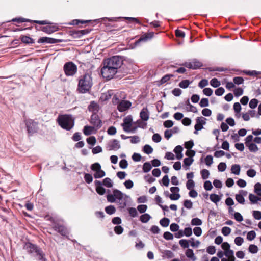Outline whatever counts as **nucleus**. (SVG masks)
I'll return each instance as SVG.
<instances>
[{
    "instance_id": "2",
    "label": "nucleus",
    "mask_w": 261,
    "mask_h": 261,
    "mask_svg": "<svg viewBox=\"0 0 261 261\" xmlns=\"http://www.w3.org/2000/svg\"><path fill=\"white\" fill-rule=\"evenodd\" d=\"M57 122L61 128L66 130H71L74 125V119L71 115H59Z\"/></svg>"
},
{
    "instance_id": "16",
    "label": "nucleus",
    "mask_w": 261,
    "mask_h": 261,
    "mask_svg": "<svg viewBox=\"0 0 261 261\" xmlns=\"http://www.w3.org/2000/svg\"><path fill=\"white\" fill-rule=\"evenodd\" d=\"M108 147L109 150H117L120 148L119 141L116 139H113L111 141L108 145Z\"/></svg>"
},
{
    "instance_id": "10",
    "label": "nucleus",
    "mask_w": 261,
    "mask_h": 261,
    "mask_svg": "<svg viewBox=\"0 0 261 261\" xmlns=\"http://www.w3.org/2000/svg\"><path fill=\"white\" fill-rule=\"evenodd\" d=\"M25 125L29 134H33L37 132V124L32 120H27L25 122Z\"/></svg>"
},
{
    "instance_id": "24",
    "label": "nucleus",
    "mask_w": 261,
    "mask_h": 261,
    "mask_svg": "<svg viewBox=\"0 0 261 261\" xmlns=\"http://www.w3.org/2000/svg\"><path fill=\"white\" fill-rule=\"evenodd\" d=\"M21 40L23 43L26 44H32L34 43V41L32 38L27 36L21 37Z\"/></svg>"
},
{
    "instance_id": "20",
    "label": "nucleus",
    "mask_w": 261,
    "mask_h": 261,
    "mask_svg": "<svg viewBox=\"0 0 261 261\" xmlns=\"http://www.w3.org/2000/svg\"><path fill=\"white\" fill-rule=\"evenodd\" d=\"M140 116L143 121H147L149 119V112L147 108H143L140 113Z\"/></svg>"
},
{
    "instance_id": "3",
    "label": "nucleus",
    "mask_w": 261,
    "mask_h": 261,
    "mask_svg": "<svg viewBox=\"0 0 261 261\" xmlns=\"http://www.w3.org/2000/svg\"><path fill=\"white\" fill-rule=\"evenodd\" d=\"M103 62H105V64L115 68V70H117V72L118 69H119L123 64V60L121 57L117 56H114L105 59Z\"/></svg>"
},
{
    "instance_id": "33",
    "label": "nucleus",
    "mask_w": 261,
    "mask_h": 261,
    "mask_svg": "<svg viewBox=\"0 0 261 261\" xmlns=\"http://www.w3.org/2000/svg\"><path fill=\"white\" fill-rule=\"evenodd\" d=\"M191 83L188 80H184L179 83V86L180 88L185 89L189 86Z\"/></svg>"
},
{
    "instance_id": "28",
    "label": "nucleus",
    "mask_w": 261,
    "mask_h": 261,
    "mask_svg": "<svg viewBox=\"0 0 261 261\" xmlns=\"http://www.w3.org/2000/svg\"><path fill=\"white\" fill-rule=\"evenodd\" d=\"M106 212L109 215H112L115 213L116 208L113 205H109L105 208Z\"/></svg>"
},
{
    "instance_id": "27",
    "label": "nucleus",
    "mask_w": 261,
    "mask_h": 261,
    "mask_svg": "<svg viewBox=\"0 0 261 261\" xmlns=\"http://www.w3.org/2000/svg\"><path fill=\"white\" fill-rule=\"evenodd\" d=\"M152 168V166L151 164L149 162H145L144 163L143 165V171L145 173L148 172L151 170Z\"/></svg>"
},
{
    "instance_id": "35",
    "label": "nucleus",
    "mask_w": 261,
    "mask_h": 261,
    "mask_svg": "<svg viewBox=\"0 0 261 261\" xmlns=\"http://www.w3.org/2000/svg\"><path fill=\"white\" fill-rule=\"evenodd\" d=\"M102 184L108 188H111L113 186V183L111 179L108 177H107L103 180Z\"/></svg>"
},
{
    "instance_id": "55",
    "label": "nucleus",
    "mask_w": 261,
    "mask_h": 261,
    "mask_svg": "<svg viewBox=\"0 0 261 261\" xmlns=\"http://www.w3.org/2000/svg\"><path fill=\"white\" fill-rule=\"evenodd\" d=\"M231 232V229L227 226L223 227L222 229V233L224 236H228Z\"/></svg>"
},
{
    "instance_id": "12",
    "label": "nucleus",
    "mask_w": 261,
    "mask_h": 261,
    "mask_svg": "<svg viewBox=\"0 0 261 261\" xmlns=\"http://www.w3.org/2000/svg\"><path fill=\"white\" fill-rule=\"evenodd\" d=\"M61 40L53 38L43 37H41L38 40L39 43H48V44H55L57 43L61 42Z\"/></svg>"
},
{
    "instance_id": "5",
    "label": "nucleus",
    "mask_w": 261,
    "mask_h": 261,
    "mask_svg": "<svg viewBox=\"0 0 261 261\" xmlns=\"http://www.w3.org/2000/svg\"><path fill=\"white\" fill-rule=\"evenodd\" d=\"M113 193L116 198V201L119 204L120 207L124 208L126 206L127 198L128 196L117 189L114 190Z\"/></svg>"
},
{
    "instance_id": "9",
    "label": "nucleus",
    "mask_w": 261,
    "mask_h": 261,
    "mask_svg": "<svg viewBox=\"0 0 261 261\" xmlns=\"http://www.w3.org/2000/svg\"><path fill=\"white\" fill-rule=\"evenodd\" d=\"M90 122L96 129L100 128L102 126V121L97 114H92Z\"/></svg>"
},
{
    "instance_id": "41",
    "label": "nucleus",
    "mask_w": 261,
    "mask_h": 261,
    "mask_svg": "<svg viewBox=\"0 0 261 261\" xmlns=\"http://www.w3.org/2000/svg\"><path fill=\"white\" fill-rule=\"evenodd\" d=\"M193 161L194 160L191 158H186L184 160V166H190Z\"/></svg>"
},
{
    "instance_id": "31",
    "label": "nucleus",
    "mask_w": 261,
    "mask_h": 261,
    "mask_svg": "<svg viewBox=\"0 0 261 261\" xmlns=\"http://www.w3.org/2000/svg\"><path fill=\"white\" fill-rule=\"evenodd\" d=\"M189 241H188L186 239H181L179 241V245L184 249L188 248L189 247Z\"/></svg>"
},
{
    "instance_id": "17",
    "label": "nucleus",
    "mask_w": 261,
    "mask_h": 261,
    "mask_svg": "<svg viewBox=\"0 0 261 261\" xmlns=\"http://www.w3.org/2000/svg\"><path fill=\"white\" fill-rule=\"evenodd\" d=\"M53 228L55 230L60 233L61 235L63 236H66L68 234V231L64 226L57 224H55L53 226Z\"/></svg>"
},
{
    "instance_id": "60",
    "label": "nucleus",
    "mask_w": 261,
    "mask_h": 261,
    "mask_svg": "<svg viewBox=\"0 0 261 261\" xmlns=\"http://www.w3.org/2000/svg\"><path fill=\"white\" fill-rule=\"evenodd\" d=\"M195 186V183L192 179L188 180L186 184L187 188L188 190H192Z\"/></svg>"
},
{
    "instance_id": "7",
    "label": "nucleus",
    "mask_w": 261,
    "mask_h": 261,
    "mask_svg": "<svg viewBox=\"0 0 261 261\" xmlns=\"http://www.w3.org/2000/svg\"><path fill=\"white\" fill-rule=\"evenodd\" d=\"M40 247L37 245L32 244L30 242H27L23 246V249L29 254L34 255L39 249Z\"/></svg>"
},
{
    "instance_id": "29",
    "label": "nucleus",
    "mask_w": 261,
    "mask_h": 261,
    "mask_svg": "<svg viewBox=\"0 0 261 261\" xmlns=\"http://www.w3.org/2000/svg\"><path fill=\"white\" fill-rule=\"evenodd\" d=\"M151 218L148 214H144L140 216V220L142 223H147Z\"/></svg>"
},
{
    "instance_id": "48",
    "label": "nucleus",
    "mask_w": 261,
    "mask_h": 261,
    "mask_svg": "<svg viewBox=\"0 0 261 261\" xmlns=\"http://www.w3.org/2000/svg\"><path fill=\"white\" fill-rule=\"evenodd\" d=\"M236 200L240 204H244L245 203V199L242 195L236 194L235 196Z\"/></svg>"
},
{
    "instance_id": "21",
    "label": "nucleus",
    "mask_w": 261,
    "mask_h": 261,
    "mask_svg": "<svg viewBox=\"0 0 261 261\" xmlns=\"http://www.w3.org/2000/svg\"><path fill=\"white\" fill-rule=\"evenodd\" d=\"M182 147L180 145H178L175 147L174 151L176 154L177 159L180 160L182 159L183 156L182 154Z\"/></svg>"
},
{
    "instance_id": "57",
    "label": "nucleus",
    "mask_w": 261,
    "mask_h": 261,
    "mask_svg": "<svg viewBox=\"0 0 261 261\" xmlns=\"http://www.w3.org/2000/svg\"><path fill=\"white\" fill-rule=\"evenodd\" d=\"M96 191L98 194L100 195H103L106 192V189L101 186H98L96 187Z\"/></svg>"
},
{
    "instance_id": "44",
    "label": "nucleus",
    "mask_w": 261,
    "mask_h": 261,
    "mask_svg": "<svg viewBox=\"0 0 261 261\" xmlns=\"http://www.w3.org/2000/svg\"><path fill=\"white\" fill-rule=\"evenodd\" d=\"M254 192L257 195H261V184L257 182L254 186Z\"/></svg>"
},
{
    "instance_id": "54",
    "label": "nucleus",
    "mask_w": 261,
    "mask_h": 261,
    "mask_svg": "<svg viewBox=\"0 0 261 261\" xmlns=\"http://www.w3.org/2000/svg\"><path fill=\"white\" fill-rule=\"evenodd\" d=\"M256 237V233L254 231L252 230L248 232L247 235V239L248 240L251 241L253 240Z\"/></svg>"
},
{
    "instance_id": "49",
    "label": "nucleus",
    "mask_w": 261,
    "mask_h": 261,
    "mask_svg": "<svg viewBox=\"0 0 261 261\" xmlns=\"http://www.w3.org/2000/svg\"><path fill=\"white\" fill-rule=\"evenodd\" d=\"M93 128H94L93 127L85 126L83 130L84 134L86 136L90 135Z\"/></svg>"
},
{
    "instance_id": "6",
    "label": "nucleus",
    "mask_w": 261,
    "mask_h": 261,
    "mask_svg": "<svg viewBox=\"0 0 261 261\" xmlns=\"http://www.w3.org/2000/svg\"><path fill=\"white\" fill-rule=\"evenodd\" d=\"M64 70L66 75L72 76L76 72L77 67L73 63L69 62L64 65Z\"/></svg>"
},
{
    "instance_id": "42",
    "label": "nucleus",
    "mask_w": 261,
    "mask_h": 261,
    "mask_svg": "<svg viewBox=\"0 0 261 261\" xmlns=\"http://www.w3.org/2000/svg\"><path fill=\"white\" fill-rule=\"evenodd\" d=\"M199 105L201 107H205L208 106V99L206 98H202L199 102Z\"/></svg>"
},
{
    "instance_id": "34",
    "label": "nucleus",
    "mask_w": 261,
    "mask_h": 261,
    "mask_svg": "<svg viewBox=\"0 0 261 261\" xmlns=\"http://www.w3.org/2000/svg\"><path fill=\"white\" fill-rule=\"evenodd\" d=\"M210 199L212 202L215 203H217L221 199L220 197L216 194H211L210 196Z\"/></svg>"
},
{
    "instance_id": "53",
    "label": "nucleus",
    "mask_w": 261,
    "mask_h": 261,
    "mask_svg": "<svg viewBox=\"0 0 261 261\" xmlns=\"http://www.w3.org/2000/svg\"><path fill=\"white\" fill-rule=\"evenodd\" d=\"M189 242H190L191 246L193 247H198L200 244L198 240L195 241L193 238L190 239Z\"/></svg>"
},
{
    "instance_id": "62",
    "label": "nucleus",
    "mask_w": 261,
    "mask_h": 261,
    "mask_svg": "<svg viewBox=\"0 0 261 261\" xmlns=\"http://www.w3.org/2000/svg\"><path fill=\"white\" fill-rule=\"evenodd\" d=\"M163 237L164 239L167 240H171L173 239V235L168 231L165 232L163 234Z\"/></svg>"
},
{
    "instance_id": "15",
    "label": "nucleus",
    "mask_w": 261,
    "mask_h": 261,
    "mask_svg": "<svg viewBox=\"0 0 261 261\" xmlns=\"http://www.w3.org/2000/svg\"><path fill=\"white\" fill-rule=\"evenodd\" d=\"M88 110L92 113V114H97L100 109L99 105L94 101L90 102L88 107Z\"/></svg>"
},
{
    "instance_id": "11",
    "label": "nucleus",
    "mask_w": 261,
    "mask_h": 261,
    "mask_svg": "<svg viewBox=\"0 0 261 261\" xmlns=\"http://www.w3.org/2000/svg\"><path fill=\"white\" fill-rule=\"evenodd\" d=\"M132 106V103L128 100H121L117 106V109L120 112H124Z\"/></svg>"
},
{
    "instance_id": "26",
    "label": "nucleus",
    "mask_w": 261,
    "mask_h": 261,
    "mask_svg": "<svg viewBox=\"0 0 261 261\" xmlns=\"http://www.w3.org/2000/svg\"><path fill=\"white\" fill-rule=\"evenodd\" d=\"M106 175L105 172L100 169L98 171L95 172L93 176L95 178H100L104 177Z\"/></svg>"
},
{
    "instance_id": "43",
    "label": "nucleus",
    "mask_w": 261,
    "mask_h": 261,
    "mask_svg": "<svg viewBox=\"0 0 261 261\" xmlns=\"http://www.w3.org/2000/svg\"><path fill=\"white\" fill-rule=\"evenodd\" d=\"M248 250L250 252L254 254L258 252V249L255 245L251 244L250 245Z\"/></svg>"
},
{
    "instance_id": "8",
    "label": "nucleus",
    "mask_w": 261,
    "mask_h": 261,
    "mask_svg": "<svg viewBox=\"0 0 261 261\" xmlns=\"http://www.w3.org/2000/svg\"><path fill=\"white\" fill-rule=\"evenodd\" d=\"M181 65L185 66L187 68L192 69H196L200 68L202 66V63L197 60V59H194L192 62H185Z\"/></svg>"
},
{
    "instance_id": "63",
    "label": "nucleus",
    "mask_w": 261,
    "mask_h": 261,
    "mask_svg": "<svg viewBox=\"0 0 261 261\" xmlns=\"http://www.w3.org/2000/svg\"><path fill=\"white\" fill-rule=\"evenodd\" d=\"M179 226L176 223H172L170 226V229L172 232H176L179 230Z\"/></svg>"
},
{
    "instance_id": "47",
    "label": "nucleus",
    "mask_w": 261,
    "mask_h": 261,
    "mask_svg": "<svg viewBox=\"0 0 261 261\" xmlns=\"http://www.w3.org/2000/svg\"><path fill=\"white\" fill-rule=\"evenodd\" d=\"M143 151L147 154H149L153 152V148L149 145H145L143 147Z\"/></svg>"
},
{
    "instance_id": "56",
    "label": "nucleus",
    "mask_w": 261,
    "mask_h": 261,
    "mask_svg": "<svg viewBox=\"0 0 261 261\" xmlns=\"http://www.w3.org/2000/svg\"><path fill=\"white\" fill-rule=\"evenodd\" d=\"M233 93L236 96L239 97L243 94V89L241 88H236L233 90Z\"/></svg>"
},
{
    "instance_id": "22",
    "label": "nucleus",
    "mask_w": 261,
    "mask_h": 261,
    "mask_svg": "<svg viewBox=\"0 0 261 261\" xmlns=\"http://www.w3.org/2000/svg\"><path fill=\"white\" fill-rule=\"evenodd\" d=\"M185 254L186 256L190 259L192 261H195L196 259V257L194 255L193 251L191 249L188 248L185 252Z\"/></svg>"
},
{
    "instance_id": "38",
    "label": "nucleus",
    "mask_w": 261,
    "mask_h": 261,
    "mask_svg": "<svg viewBox=\"0 0 261 261\" xmlns=\"http://www.w3.org/2000/svg\"><path fill=\"white\" fill-rule=\"evenodd\" d=\"M202 223L201 220L198 218H193L191 220V224L192 225L199 226Z\"/></svg>"
},
{
    "instance_id": "25",
    "label": "nucleus",
    "mask_w": 261,
    "mask_h": 261,
    "mask_svg": "<svg viewBox=\"0 0 261 261\" xmlns=\"http://www.w3.org/2000/svg\"><path fill=\"white\" fill-rule=\"evenodd\" d=\"M231 170L232 173L238 175L240 172V166L239 165L234 164L231 166Z\"/></svg>"
},
{
    "instance_id": "45",
    "label": "nucleus",
    "mask_w": 261,
    "mask_h": 261,
    "mask_svg": "<svg viewBox=\"0 0 261 261\" xmlns=\"http://www.w3.org/2000/svg\"><path fill=\"white\" fill-rule=\"evenodd\" d=\"M205 163L206 165L211 166L213 163V156L211 155H207L205 158Z\"/></svg>"
},
{
    "instance_id": "50",
    "label": "nucleus",
    "mask_w": 261,
    "mask_h": 261,
    "mask_svg": "<svg viewBox=\"0 0 261 261\" xmlns=\"http://www.w3.org/2000/svg\"><path fill=\"white\" fill-rule=\"evenodd\" d=\"M258 103V101L256 99H252L249 103V107L251 109H254L257 107Z\"/></svg>"
},
{
    "instance_id": "64",
    "label": "nucleus",
    "mask_w": 261,
    "mask_h": 261,
    "mask_svg": "<svg viewBox=\"0 0 261 261\" xmlns=\"http://www.w3.org/2000/svg\"><path fill=\"white\" fill-rule=\"evenodd\" d=\"M204 188L207 191H210L213 188L212 183L210 181L207 180L204 182Z\"/></svg>"
},
{
    "instance_id": "18",
    "label": "nucleus",
    "mask_w": 261,
    "mask_h": 261,
    "mask_svg": "<svg viewBox=\"0 0 261 261\" xmlns=\"http://www.w3.org/2000/svg\"><path fill=\"white\" fill-rule=\"evenodd\" d=\"M33 255L38 261H48L45 257V253L40 248Z\"/></svg>"
},
{
    "instance_id": "40",
    "label": "nucleus",
    "mask_w": 261,
    "mask_h": 261,
    "mask_svg": "<svg viewBox=\"0 0 261 261\" xmlns=\"http://www.w3.org/2000/svg\"><path fill=\"white\" fill-rule=\"evenodd\" d=\"M91 169L92 171L96 172L101 169V167L99 163H95L91 165Z\"/></svg>"
},
{
    "instance_id": "30",
    "label": "nucleus",
    "mask_w": 261,
    "mask_h": 261,
    "mask_svg": "<svg viewBox=\"0 0 261 261\" xmlns=\"http://www.w3.org/2000/svg\"><path fill=\"white\" fill-rule=\"evenodd\" d=\"M174 75L172 74H168L164 75L160 81V83L161 84H164L168 82L170 78L174 77Z\"/></svg>"
},
{
    "instance_id": "61",
    "label": "nucleus",
    "mask_w": 261,
    "mask_h": 261,
    "mask_svg": "<svg viewBox=\"0 0 261 261\" xmlns=\"http://www.w3.org/2000/svg\"><path fill=\"white\" fill-rule=\"evenodd\" d=\"M233 83L237 85H240L243 83L244 79L243 77L240 76H237L233 78Z\"/></svg>"
},
{
    "instance_id": "36",
    "label": "nucleus",
    "mask_w": 261,
    "mask_h": 261,
    "mask_svg": "<svg viewBox=\"0 0 261 261\" xmlns=\"http://www.w3.org/2000/svg\"><path fill=\"white\" fill-rule=\"evenodd\" d=\"M170 223V220L167 218H164L160 220V224L163 227H167Z\"/></svg>"
},
{
    "instance_id": "51",
    "label": "nucleus",
    "mask_w": 261,
    "mask_h": 261,
    "mask_svg": "<svg viewBox=\"0 0 261 261\" xmlns=\"http://www.w3.org/2000/svg\"><path fill=\"white\" fill-rule=\"evenodd\" d=\"M86 141L89 144L92 146L94 145L96 142V140L94 136H90L87 138Z\"/></svg>"
},
{
    "instance_id": "13",
    "label": "nucleus",
    "mask_w": 261,
    "mask_h": 261,
    "mask_svg": "<svg viewBox=\"0 0 261 261\" xmlns=\"http://www.w3.org/2000/svg\"><path fill=\"white\" fill-rule=\"evenodd\" d=\"M132 118L131 116H127L123 120V123L122 125L123 127V130L126 132H130V128L132 126Z\"/></svg>"
},
{
    "instance_id": "4",
    "label": "nucleus",
    "mask_w": 261,
    "mask_h": 261,
    "mask_svg": "<svg viewBox=\"0 0 261 261\" xmlns=\"http://www.w3.org/2000/svg\"><path fill=\"white\" fill-rule=\"evenodd\" d=\"M103 66L101 69V74L102 77L109 80L113 77L118 72L115 70V68L111 67L105 64V62L103 61Z\"/></svg>"
},
{
    "instance_id": "59",
    "label": "nucleus",
    "mask_w": 261,
    "mask_h": 261,
    "mask_svg": "<svg viewBox=\"0 0 261 261\" xmlns=\"http://www.w3.org/2000/svg\"><path fill=\"white\" fill-rule=\"evenodd\" d=\"M184 235L186 237H190L192 234V230L191 227H186L183 231Z\"/></svg>"
},
{
    "instance_id": "52",
    "label": "nucleus",
    "mask_w": 261,
    "mask_h": 261,
    "mask_svg": "<svg viewBox=\"0 0 261 261\" xmlns=\"http://www.w3.org/2000/svg\"><path fill=\"white\" fill-rule=\"evenodd\" d=\"M84 179L87 184H90L93 181V177L90 174L85 173L84 175Z\"/></svg>"
},
{
    "instance_id": "23",
    "label": "nucleus",
    "mask_w": 261,
    "mask_h": 261,
    "mask_svg": "<svg viewBox=\"0 0 261 261\" xmlns=\"http://www.w3.org/2000/svg\"><path fill=\"white\" fill-rule=\"evenodd\" d=\"M225 255L228 258L230 261H234L235 257L234 256V252L232 250L229 249L224 252Z\"/></svg>"
},
{
    "instance_id": "39",
    "label": "nucleus",
    "mask_w": 261,
    "mask_h": 261,
    "mask_svg": "<svg viewBox=\"0 0 261 261\" xmlns=\"http://www.w3.org/2000/svg\"><path fill=\"white\" fill-rule=\"evenodd\" d=\"M210 84L215 88L218 87L220 85V82L216 78L212 79L210 81Z\"/></svg>"
},
{
    "instance_id": "37",
    "label": "nucleus",
    "mask_w": 261,
    "mask_h": 261,
    "mask_svg": "<svg viewBox=\"0 0 261 261\" xmlns=\"http://www.w3.org/2000/svg\"><path fill=\"white\" fill-rule=\"evenodd\" d=\"M249 199L252 203L254 204L259 201V197L253 194H249Z\"/></svg>"
},
{
    "instance_id": "19",
    "label": "nucleus",
    "mask_w": 261,
    "mask_h": 261,
    "mask_svg": "<svg viewBox=\"0 0 261 261\" xmlns=\"http://www.w3.org/2000/svg\"><path fill=\"white\" fill-rule=\"evenodd\" d=\"M58 28L56 25H48L41 28V30L43 32L49 34L58 31Z\"/></svg>"
},
{
    "instance_id": "14",
    "label": "nucleus",
    "mask_w": 261,
    "mask_h": 261,
    "mask_svg": "<svg viewBox=\"0 0 261 261\" xmlns=\"http://www.w3.org/2000/svg\"><path fill=\"white\" fill-rule=\"evenodd\" d=\"M154 36V32H150L142 34L140 39L136 42V44L140 42H146L153 38Z\"/></svg>"
},
{
    "instance_id": "32",
    "label": "nucleus",
    "mask_w": 261,
    "mask_h": 261,
    "mask_svg": "<svg viewBox=\"0 0 261 261\" xmlns=\"http://www.w3.org/2000/svg\"><path fill=\"white\" fill-rule=\"evenodd\" d=\"M246 146L248 147L249 150L251 152H255L258 150L257 146L254 143H251Z\"/></svg>"
},
{
    "instance_id": "58",
    "label": "nucleus",
    "mask_w": 261,
    "mask_h": 261,
    "mask_svg": "<svg viewBox=\"0 0 261 261\" xmlns=\"http://www.w3.org/2000/svg\"><path fill=\"white\" fill-rule=\"evenodd\" d=\"M119 166L122 169H126L128 166V163L126 160H121L119 162Z\"/></svg>"
},
{
    "instance_id": "1",
    "label": "nucleus",
    "mask_w": 261,
    "mask_h": 261,
    "mask_svg": "<svg viewBox=\"0 0 261 261\" xmlns=\"http://www.w3.org/2000/svg\"><path fill=\"white\" fill-rule=\"evenodd\" d=\"M92 85L91 74L85 73L79 77L77 90L80 93H85L90 90Z\"/></svg>"
},
{
    "instance_id": "46",
    "label": "nucleus",
    "mask_w": 261,
    "mask_h": 261,
    "mask_svg": "<svg viewBox=\"0 0 261 261\" xmlns=\"http://www.w3.org/2000/svg\"><path fill=\"white\" fill-rule=\"evenodd\" d=\"M201 175L203 179H206L208 178L210 175L209 171L207 169H203L201 171Z\"/></svg>"
}]
</instances>
